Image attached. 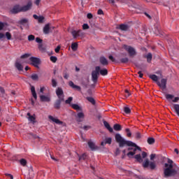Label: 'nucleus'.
I'll use <instances>...</instances> for the list:
<instances>
[{
  "instance_id": "obj_1",
  "label": "nucleus",
  "mask_w": 179,
  "mask_h": 179,
  "mask_svg": "<svg viewBox=\"0 0 179 179\" xmlns=\"http://www.w3.org/2000/svg\"><path fill=\"white\" fill-rule=\"evenodd\" d=\"M115 140L117 143H119L120 148H124V146L127 145L129 146L127 150L129 152L127 154V156L129 159H132L134 155H136L138 152H141L142 150L135 143L131 141H127L125 138H123L122 136L120 134H115Z\"/></svg>"
},
{
  "instance_id": "obj_2",
  "label": "nucleus",
  "mask_w": 179,
  "mask_h": 179,
  "mask_svg": "<svg viewBox=\"0 0 179 179\" xmlns=\"http://www.w3.org/2000/svg\"><path fill=\"white\" fill-rule=\"evenodd\" d=\"M148 157V154L145 152H142L141 154L134 155V159L138 163H143V167L144 169H150V170H155L156 169V163L155 162L149 161V159H145ZM143 159H145L143 162Z\"/></svg>"
},
{
  "instance_id": "obj_3",
  "label": "nucleus",
  "mask_w": 179,
  "mask_h": 179,
  "mask_svg": "<svg viewBox=\"0 0 179 179\" xmlns=\"http://www.w3.org/2000/svg\"><path fill=\"white\" fill-rule=\"evenodd\" d=\"M166 169L164 171V177H171L172 176H176L177 174V171L174 169H172L176 164L173 162V160L168 158V164L166 163L164 164Z\"/></svg>"
},
{
  "instance_id": "obj_4",
  "label": "nucleus",
  "mask_w": 179,
  "mask_h": 179,
  "mask_svg": "<svg viewBox=\"0 0 179 179\" xmlns=\"http://www.w3.org/2000/svg\"><path fill=\"white\" fill-rule=\"evenodd\" d=\"M99 75H100V66H97L95 67V70H94L92 73V80L94 83H97Z\"/></svg>"
},
{
  "instance_id": "obj_5",
  "label": "nucleus",
  "mask_w": 179,
  "mask_h": 179,
  "mask_svg": "<svg viewBox=\"0 0 179 179\" xmlns=\"http://www.w3.org/2000/svg\"><path fill=\"white\" fill-rule=\"evenodd\" d=\"M30 62H27V64H30L31 65H33L34 66H36V68H38V65H40V59L32 57L29 58Z\"/></svg>"
},
{
  "instance_id": "obj_6",
  "label": "nucleus",
  "mask_w": 179,
  "mask_h": 179,
  "mask_svg": "<svg viewBox=\"0 0 179 179\" xmlns=\"http://www.w3.org/2000/svg\"><path fill=\"white\" fill-rule=\"evenodd\" d=\"M124 50H125L129 54L130 57H134L136 54V51L135 49L131 46H128L127 45H123Z\"/></svg>"
},
{
  "instance_id": "obj_7",
  "label": "nucleus",
  "mask_w": 179,
  "mask_h": 179,
  "mask_svg": "<svg viewBox=\"0 0 179 179\" xmlns=\"http://www.w3.org/2000/svg\"><path fill=\"white\" fill-rule=\"evenodd\" d=\"M157 85L162 89V90H166L167 87V79L166 78H162L161 81H158L157 83Z\"/></svg>"
},
{
  "instance_id": "obj_8",
  "label": "nucleus",
  "mask_w": 179,
  "mask_h": 179,
  "mask_svg": "<svg viewBox=\"0 0 179 179\" xmlns=\"http://www.w3.org/2000/svg\"><path fill=\"white\" fill-rule=\"evenodd\" d=\"M165 97L169 101H173V103H178V100H179V97L178 96L174 97V95H173V94H166L165 95Z\"/></svg>"
},
{
  "instance_id": "obj_9",
  "label": "nucleus",
  "mask_w": 179,
  "mask_h": 179,
  "mask_svg": "<svg viewBox=\"0 0 179 179\" xmlns=\"http://www.w3.org/2000/svg\"><path fill=\"white\" fill-rule=\"evenodd\" d=\"M48 118L52 122H55V124H57V125H62V121L59 120L58 117L49 115Z\"/></svg>"
},
{
  "instance_id": "obj_10",
  "label": "nucleus",
  "mask_w": 179,
  "mask_h": 179,
  "mask_svg": "<svg viewBox=\"0 0 179 179\" xmlns=\"http://www.w3.org/2000/svg\"><path fill=\"white\" fill-rule=\"evenodd\" d=\"M56 94L60 100H64V90L61 87H58L56 90Z\"/></svg>"
},
{
  "instance_id": "obj_11",
  "label": "nucleus",
  "mask_w": 179,
  "mask_h": 179,
  "mask_svg": "<svg viewBox=\"0 0 179 179\" xmlns=\"http://www.w3.org/2000/svg\"><path fill=\"white\" fill-rule=\"evenodd\" d=\"M54 29V27H50V24H45L43 27V33L44 34H49L51 30Z\"/></svg>"
},
{
  "instance_id": "obj_12",
  "label": "nucleus",
  "mask_w": 179,
  "mask_h": 179,
  "mask_svg": "<svg viewBox=\"0 0 179 179\" xmlns=\"http://www.w3.org/2000/svg\"><path fill=\"white\" fill-rule=\"evenodd\" d=\"M76 118L77 122H82L83 118H85V114L83 112H80L76 115Z\"/></svg>"
},
{
  "instance_id": "obj_13",
  "label": "nucleus",
  "mask_w": 179,
  "mask_h": 179,
  "mask_svg": "<svg viewBox=\"0 0 179 179\" xmlns=\"http://www.w3.org/2000/svg\"><path fill=\"white\" fill-rule=\"evenodd\" d=\"M11 13H19V12H22L21 6H15L13 9L10 10Z\"/></svg>"
},
{
  "instance_id": "obj_14",
  "label": "nucleus",
  "mask_w": 179,
  "mask_h": 179,
  "mask_svg": "<svg viewBox=\"0 0 179 179\" xmlns=\"http://www.w3.org/2000/svg\"><path fill=\"white\" fill-rule=\"evenodd\" d=\"M31 8V2H29L27 6H24L21 7V12H27V10H30Z\"/></svg>"
},
{
  "instance_id": "obj_15",
  "label": "nucleus",
  "mask_w": 179,
  "mask_h": 179,
  "mask_svg": "<svg viewBox=\"0 0 179 179\" xmlns=\"http://www.w3.org/2000/svg\"><path fill=\"white\" fill-rule=\"evenodd\" d=\"M69 85L70 87H72V89H76L78 92H80L81 88L79 87V85H74L73 82L69 81Z\"/></svg>"
},
{
  "instance_id": "obj_16",
  "label": "nucleus",
  "mask_w": 179,
  "mask_h": 179,
  "mask_svg": "<svg viewBox=\"0 0 179 179\" xmlns=\"http://www.w3.org/2000/svg\"><path fill=\"white\" fill-rule=\"evenodd\" d=\"M80 33H82V30H78V31H76V30H73V31H71V34H72L73 38H76L77 37L80 36Z\"/></svg>"
},
{
  "instance_id": "obj_17",
  "label": "nucleus",
  "mask_w": 179,
  "mask_h": 179,
  "mask_svg": "<svg viewBox=\"0 0 179 179\" xmlns=\"http://www.w3.org/2000/svg\"><path fill=\"white\" fill-rule=\"evenodd\" d=\"M99 62L103 66L108 65V60H107L104 57H100Z\"/></svg>"
},
{
  "instance_id": "obj_18",
  "label": "nucleus",
  "mask_w": 179,
  "mask_h": 179,
  "mask_svg": "<svg viewBox=\"0 0 179 179\" xmlns=\"http://www.w3.org/2000/svg\"><path fill=\"white\" fill-rule=\"evenodd\" d=\"M117 29H120V30H122L123 31H127L129 27L127 24H122L117 27Z\"/></svg>"
},
{
  "instance_id": "obj_19",
  "label": "nucleus",
  "mask_w": 179,
  "mask_h": 179,
  "mask_svg": "<svg viewBox=\"0 0 179 179\" xmlns=\"http://www.w3.org/2000/svg\"><path fill=\"white\" fill-rule=\"evenodd\" d=\"M103 125L109 131V132H113V129L111 128L108 122L103 121Z\"/></svg>"
},
{
  "instance_id": "obj_20",
  "label": "nucleus",
  "mask_w": 179,
  "mask_h": 179,
  "mask_svg": "<svg viewBox=\"0 0 179 179\" xmlns=\"http://www.w3.org/2000/svg\"><path fill=\"white\" fill-rule=\"evenodd\" d=\"M88 146L91 149V150H96V149H97L96 145L92 141L88 142Z\"/></svg>"
},
{
  "instance_id": "obj_21",
  "label": "nucleus",
  "mask_w": 179,
  "mask_h": 179,
  "mask_svg": "<svg viewBox=\"0 0 179 179\" xmlns=\"http://www.w3.org/2000/svg\"><path fill=\"white\" fill-rule=\"evenodd\" d=\"M40 99L42 101H50V99L49 96H45V95H40Z\"/></svg>"
},
{
  "instance_id": "obj_22",
  "label": "nucleus",
  "mask_w": 179,
  "mask_h": 179,
  "mask_svg": "<svg viewBox=\"0 0 179 179\" xmlns=\"http://www.w3.org/2000/svg\"><path fill=\"white\" fill-rule=\"evenodd\" d=\"M31 94L35 100H37V94L36 93V88L34 87H31Z\"/></svg>"
},
{
  "instance_id": "obj_23",
  "label": "nucleus",
  "mask_w": 179,
  "mask_h": 179,
  "mask_svg": "<svg viewBox=\"0 0 179 179\" xmlns=\"http://www.w3.org/2000/svg\"><path fill=\"white\" fill-rule=\"evenodd\" d=\"M99 73H101L102 76H106L108 73V71H107V69H99Z\"/></svg>"
},
{
  "instance_id": "obj_24",
  "label": "nucleus",
  "mask_w": 179,
  "mask_h": 179,
  "mask_svg": "<svg viewBox=\"0 0 179 179\" xmlns=\"http://www.w3.org/2000/svg\"><path fill=\"white\" fill-rule=\"evenodd\" d=\"M150 78L152 79V80H153L154 82H156V83L159 82V77H157V76L155 74L150 75Z\"/></svg>"
},
{
  "instance_id": "obj_25",
  "label": "nucleus",
  "mask_w": 179,
  "mask_h": 179,
  "mask_svg": "<svg viewBox=\"0 0 179 179\" xmlns=\"http://www.w3.org/2000/svg\"><path fill=\"white\" fill-rule=\"evenodd\" d=\"M62 101H64V99H59L57 101H56V102L55 103V107L56 108H59V107H61V102Z\"/></svg>"
},
{
  "instance_id": "obj_26",
  "label": "nucleus",
  "mask_w": 179,
  "mask_h": 179,
  "mask_svg": "<svg viewBox=\"0 0 179 179\" xmlns=\"http://www.w3.org/2000/svg\"><path fill=\"white\" fill-rule=\"evenodd\" d=\"M27 116H28V120L29 121H30V122H34V121H36V117H34V116L31 115L30 113H27Z\"/></svg>"
},
{
  "instance_id": "obj_27",
  "label": "nucleus",
  "mask_w": 179,
  "mask_h": 179,
  "mask_svg": "<svg viewBox=\"0 0 179 179\" xmlns=\"http://www.w3.org/2000/svg\"><path fill=\"white\" fill-rule=\"evenodd\" d=\"M86 99L87 101H90V103L93 104V106H94V104H96V101L94 100V98H93L92 96H87Z\"/></svg>"
},
{
  "instance_id": "obj_28",
  "label": "nucleus",
  "mask_w": 179,
  "mask_h": 179,
  "mask_svg": "<svg viewBox=\"0 0 179 179\" xmlns=\"http://www.w3.org/2000/svg\"><path fill=\"white\" fill-rule=\"evenodd\" d=\"M31 79H32V80L37 82L38 80V74L37 73L31 74Z\"/></svg>"
},
{
  "instance_id": "obj_29",
  "label": "nucleus",
  "mask_w": 179,
  "mask_h": 179,
  "mask_svg": "<svg viewBox=\"0 0 179 179\" xmlns=\"http://www.w3.org/2000/svg\"><path fill=\"white\" fill-rule=\"evenodd\" d=\"M15 67L18 71H23V66L20 62H16L15 63Z\"/></svg>"
},
{
  "instance_id": "obj_30",
  "label": "nucleus",
  "mask_w": 179,
  "mask_h": 179,
  "mask_svg": "<svg viewBox=\"0 0 179 179\" xmlns=\"http://www.w3.org/2000/svg\"><path fill=\"white\" fill-rule=\"evenodd\" d=\"M31 57L30 53H25L21 56L22 59H27V58Z\"/></svg>"
},
{
  "instance_id": "obj_31",
  "label": "nucleus",
  "mask_w": 179,
  "mask_h": 179,
  "mask_svg": "<svg viewBox=\"0 0 179 179\" xmlns=\"http://www.w3.org/2000/svg\"><path fill=\"white\" fill-rule=\"evenodd\" d=\"M113 129H115V131H121L122 129L121 125L118 124H114Z\"/></svg>"
},
{
  "instance_id": "obj_32",
  "label": "nucleus",
  "mask_w": 179,
  "mask_h": 179,
  "mask_svg": "<svg viewBox=\"0 0 179 179\" xmlns=\"http://www.w3.org/2000/svg\"><path fill=\"white\" fill-rule=\"evenodd\" d=\"M71 106L72 107V108H73L74 110H80V106H79V105L76 104V103H73L71 105Z\"/></svg>"
},
{
  "instance_id": "obj_33",
  "label": "nucleus",
  "mask_w": 179,
  "mask_h": 179,
  "mask_svg": "<svg viewBox=\"0 0 179 179\" xmlns=\"http://www.w3.org/2000/svg\"><path fill=\"white\" fill-rule=\"evenodd\" d=\"M173 107L177 115L179 116V104H174Z\"/></svg>"
},
{
  "instance_id": "obj_34",
  "label": "nucleus",
  "mask_w": 179,
  "mask_h": 179,
  "mask_svg": "<svg viewBox=\"0 0 179 179\" xmlns=\"http://www.w3.org/2000/svg\"><path fill=\"white\" fill-rule=\"evenodd\" d=\"M124 112L125 114H131V108L128 106H124Z\"/></svg>"
},
{
  "instance_id": "obj_35",
  "label": "nucleus",
  "mask_w": 179,
  "mask_h": 179,
  "mask_svg": "<svg viewBox=\"0 0 179 179\" xmlns=\"http://www.w3.org/2000/svg\"><path fill=\"white\" fill-rule=\"evenodd\" d=\"M154 33H155L157 36H160V34H162V31H160V28L156 27V28H155V30L154 31Z\"/></svg>"
},
{
  "instance_id": "obj_36",
  "label": "nucleus",
  "mask_w": 179,
  "mask_h": 179,
  "mask_svg": "<svg viewBox=\"0 0 179 179\" xmlns=\"http://www.w3.org/2000/svg\"><path fill=\"white\" fill-rule=\"evenodd\" d=\"M71 50H73V51H76V50H78V43H73L71 44Z\"/></svg>"
},
{
  "instance_id": "obj_37",
  "label": "nucleus",
  "mask_w": 179,
  "mask_h": 179,
  "mask_svg": "<svg viewBox=\"0 0 179 179\" xmlns=\"http://www.w3.org/2000/svg\"><path fill=\"white\" fill-rule=\"evenodd\" d=\"M20 163L21 166H23L24 167V166H26L27 164V161H26V159H21L20 160Z\"/></svg>"
},
{
  "instance_id": "obj_38",
  "label": "nucleus",
  "mask_w": 179,
  "mask_h": 179,
  "mask_svg": "<svg viewBox=\"0 0 179 179\" xmlns=\"http://www.w3.org/2000/svg\"><path fill=\"white\" fill-rule=\"evenodd\" d=\"M105 142L108 145H111V142H113V139L111 138V137L106 138H105Z\"/></svg>"
},
{
  "instance_id": "obj_39",
  "label": "nucleus",
  "mask_w": 179,
  "mask_h": 179,
  "mask_svg": "<svg viewBox=\"0 0 179 179\" xmlns=\"http://www.w3.org/2000/svg\"><path fill=\"white\" fill-rule=\"evenodd\" d=\"M108 1L112 5H115L116 3H118V2H120V0H108Z\"/></svg>"
},
{
  "instance_id": "obj_40",
  "label": "nucleus",
  "mask_w": 179,
  "mask_h": 179,
  "mask_svg": "<svg viewBox=\"0 0 179 179\" xmlns=\"http://www.w3.org/2000/svg\"><path fill=\"white\" fill-rule=\"evenodd\" d=\"M148 62H150L152 61V53H148L146 55Z\"/></svg>"
},
{
  "instance_id": "obj_41",
  "label": "nucleus",
  "mask_w": 179,
  "mask_h": 179,
  "mask_svg": "<svg viewBox=\"0 0 179 179\" xmlns=\"http://www.w3.org/2000/svg\"><path fill=\"white\" fill-rule=\"evenodd\" d=\"M148 143H149V145H152V143H155V138H149L148 139Z\"/></svg>"
},
{
  "instance_id": "obj_42",
  "label": "nucleus",
  "mask_w": 179,
  "mask_h": 179,
  "mask_svg": "<svg viewBox=\"0 0 179 179\" xmlns=\"http://www.w3.org/2000/svg\"><path fill=\"white\" fill-rule=\"evenodd\" d=\"M57 80L54 78L52 79V87H57Z\"/></svg>"
},
{
  "instance_id": "obj_43",
  "label": "nucleus",
  "mask_w": 179,
  "mask_h": 179,
  "mask_svg": "<svg viewBox=\"0 0 179 179\" xmlns=\"http://www.w3.org/2000/svg\"><path fill=\"white\" fill-rule=\"evenodd\" d=\"M0 92H1V97H4L5 96V90L0 87Z\"/></svg>"
},
{
  "instance_id": "obj_44",
  "label": "nucleus",
  "mask_w": 179,
  "mask_h": 179,
  "mask_svg": "<svg viewBox=\"0 0 179 179\" xmlns=\"http://www.w3.org/2000/svg\"><path fill=\"white\" fill-rule=\"evenodd\" d=\"M120 61L122 64H127V62H128L129 59L127 57H125V58L121 59Z\"/></svg>"
},
{
  "instance_id": "obj_45",
  "label": "nucleus",
  "mask_w": 179,
  "mask_h": 179,
  "mask_svg": "<svg viewBox=\"0 0 179 179\" xmlns=\"http://www.w3.org/2000/svg\"><path fill=\"white\" fill-rule=\"evenodd\" d=\"M72 100H73V98H72V96H70L68 98L67 100H66V104H71V102L72 101Z\"/></svg>"
},
{
  "instance_id": "obj_46",
  "label": "nucleus",
  "mask_w": 179,
  "mask_h": 179,
  "mask_svg": "<svg viewBox=\"0 0 179 179\" xmlns=\"http://www.w3.org/2000/svg\"><path fill=\"white\" fill-rule=\"evenodd\" d=\"M6 37L7 40H10L12 38V35H10V33L6 32Z\"/></svg>"
},
{
  "instance_id": "obj_47",
  "label": "nucleus",
  "mask_w": 179,
  "mask_h": 179,
  "mask_svg": "<svg viewBox=\"0 0 179 179\" xmlns=\"http://www.w3.org/2000/svg\"><path fill=\"white\" fill-rule=\"evenodd\" d=\"M27 19H26V18H23V19H22V20L20 21V24H24L27 23Z\"/></svg>"
},
{
  "instance_id": "obj_48",
  "label": "nucleus",
  "mask_w": 179,
  "mask_h": 179,
  "mask_svg": "<svg viewBox=\"0 0 179 179\" xmlns=\"http://www.w3.org/2000/svg\"><path fill=\"white\" fill-rule=\"evenodd\" d=\"M35 37L34 35H29L28 36V41H33L34 40Z\"/></svg>"
},
{
  "instance_id": "obj_49",
  "label": "nucleus",
  "mask_w": 179,
  "mask_h": 179,
  "mask_svg": "<svg viewBox=\"0 0 179 179\" xmlns=\"http://www.w3.org/2000/svg\"><path fill=\"white\" fill-rule=\"evenodd\" d=\"M50 61H51L52 62H57V57H55V56H51V57H50Z\"/></svg>"
},
{
  "instance_id": "obj_50",
  "label": "nucleus",
  "mask_w": 179,
  "mask_h": 179,
  "mask_svg": "<svg viewBox=\"0 0 179 179\" xmlns=\"http://www.w3.org/2000/svg\"><path fill=\"white\" fill-rule=\"evenodd\" d=\"M87 155L86 154H83L82 156L79 157V160H85Z\"/></svg>"
},
{
  "instance_id": "obj_51",
  "label": "nucleus",
  "mask_w": 179,
  "mask_h": 179,
  "mask_svg": "<svg viewBox=\"0 0 179 179\" xmlns=\"http://www.w3.org/2000/svg\"><path fill=\"white\" fill-rule=\"evenodd\" d=\"M126 132L127 133V136H131L132 134L131 133V131H129V129H126Z\"/></svg>"
},
{
  "instance_id": "obj_52",
  "label": "nucleus",
  "mask_w": 179,
  "mask_h": 179,
  "mask_svg": "<svg viewBox=\"0 0 179 179\" xmlns=\"http://www.w3.org/2000/svg\"><path fill=\"white\" fill-rule=\"evenodd\" d=\"M83 30H87V29H89V25L87 24H84L83 25Z\"/></svg>"
},
{
  "instance_id": "obj_53",
  "label": "nucleus",
  "mask_w": 179,
  "mask_h": 179,
  "mask_svg": "<svg viewBox=\"0 0 179 179\" xmlns=\"http://www.w3.org/2000/svg\"><path fill=\"white\" fill-rule=\"evenodd\" d=\"M38 20L39 23L43 22V21L44 20V17L40 16V17L38 18Z\"/></svg>"
},
{
  "instance_id": "obj_54",
  "label": "nucleus",
  "mask_w": 179,
  "mask_h": 179,
  "mask_svg": "<svg viewBox=\"0 0 179 179\" xmlns=\"http://www.w3.org/2000/svg\"><path fill=\"white\" fill-rule=\"evenodd\" d=\"M155 157H156V154H151L150 156V160H155Z\"/></svg>"
},
{
  "instance_id": "obj_55",
  "label": "nucleus",
  "mask_w": 179,
  "mask_h": 179,
  "mask_svg": "<svg viewBox=\"0 0 179 179\" xmlns=\"http://www.w3.org/2000/svg\"><path fill=\"white\" fill-rule=\"evenodd\" d=\"M126 93V97H129L131 96V94L129 93V91L128 90H125Z\"/></svg>"
},
{
  "instance_id": "obj_56",
  "label": "nucleus",
  "mask_w": 179,
  "mask_h": 179,
  "mask_svg": "<svg viewBox=\"0 0 179 179\" xmlns=\"http://www.w3.org/2000/svg\"><path fill=\"white\" fill-rule=\"evenodd\" d=\"M87 94H88V96H92L93 94V91H92V90H88Z\"/></svg>"
},
{
  "instance_id": "obj_57",
  "label": "nucleus",
  "mask_w": 179,
  "mask_h": 179,
  "mask_svg": "<svg viewBox=\"0 0 179 179\" xmlns=\"http://www.w3.org/2000/svg\"><path fill=\"white\" fill-rule=\"evenodd\" d=\"M5 27V23L0 22V30H2Z\"/></svg>"
},
{
  "instance_id": "obj_58",
  "label": "nucleus",
  "mask_w": 179,
  "mask_h": 179,
  "mask_svg": "<svg viewBox=\"0 0 179 179\" xmlns=\"http://www.w3.org/2000/svg\"><path fill=\"white\" fill-rule=\"evenodd\" d=\"M36 43H38L39 44H41V43H43V40H41L40 38H36Z\"/></svg>"
},
{
  "instance_id": "obj_59",
  "label": "nucleus",
  "mask_w": 179,
  "mask_h": 179,
  "mask_svg": "<svg viewBox=\"0 0 179 179\" xmlns=\"http://www.w3.org/2000/svg\"><path fill=\"white\" fill-rule=\"evenodd\" d=\"M87 19H92L93 17V15L92 13H89L87 15Z\"/></svg>"
},
{
  "instance_id": "obj_60",
  "label": "nucleus",
  "mask_w": 179,
  "mask_h": 179,
  "mask_svg": "<svg viewBox=\"0 0 179 179\" xmlns=\"http://www.w3.org/2000/svg\"><path fill=\"white\" fill-rule=\"evenodd\" d=\"M109 59H110V61H112L113 62L115 61V59H114V57H113V55L109 56Z\"/></svg>"
},
{
  "instance_id": "obj_61",
  "label": "nucleus",
  "mask_w": 179,
  "mask_h": 179,
  "mask_svg": "<svg viewBox=\"0 0 179 179\" xmlns=\"http://www.w3.org/2000/svg\"><path fill=\"white\" fill-rule=\"evenodd\" d=\"M44 90H45V87H41L40 89V93H44Z\"/></svg>"
},
{
  "instance_id": "obj_62",
  "label": "nucleus",
  "mask_w": 179,
  "mask_h": 179,
  "mask_svg": "<svg viewBox=\"0 0 179 179\" xmlns=\"http://www.w3.org/2000/svg\"><path fill=\"white\" fill-rule=\"evenodd\" d=\"M2 38H5V34L0 33V40H2Z\"/></svg>"
},
{
  "instance_id": "obj_63",
  "label": "nucleus",
  "mask_w": 179,
  "mask_h": 179,
  "mask_svg": "<svg viewBox=\"0 0 179 179\" xmlns=\"http://www.w3.org/2000/svg\"><path fill=\"white\" fill-rule=\"evenodd\" d=\"M138 73L139 75V78H143V73H142V71H138Z\"/></svg>"
},
{
  "instance_id": "obj_64",
  "label": "nucleus",
  "mask_w": 179,
  "mask_h": 179,
  "mask_svg": "<svg viewBox=\"0 0 179 179\" xmlns=\"http://www.w3.org/2000/svg\"><path fill=\"white\" fill-rule=\"evenodd\" d=\"M98 15H103V10H101V9H99V10H98Z\"/></svg>"
}]
</instances>
